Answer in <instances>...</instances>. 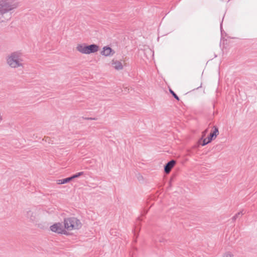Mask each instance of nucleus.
Instances as JSON below:
<instances>
[{
    "label": "nucleus",
    "mask_w": 257,
    "mask_h": 257,
    "mask_svg": "<svg viewBox=\"0 0 257 257\" xmlns=\"http://www.w3.org/2000/svg\"><path fill=\"white\" fill-rule=\"evenodd\" d=\"M64 225L66 230L70 231L79 229L81 227L82 224L77 218L71 217L64 219Z\"/></svg>",
    "instance_id": "f257e3e1"
},
{
    "label": "nucleus",
    "mask_w": 257,
    "mask_h": 257,
    "mask_svg": "<svg viewBox=\"0 0 257 257\" xmlns=\"http://www.w3.org/2000/svg\"><path fill=\"white\" fill-rule=\"evenodd\" d=\"M22 54L18 52L12 53L7 59V63L12 68L22 66Z\"/></svg>",
    "instance_id": "f03ea898"
},
{
    "label": "nucleus",
    "mask_w": 257,
    "mask_h": 257,
    "mask_svg": "<svg viewBox=\"0 0 257 257\" xmlns=\"http://www.w3.org/2000/svg\"><path fill=\"white\" fill-rule=\"evenodd\" d=\"M18 5L13 2L12 0H0V15L16 8Z\"/></svg>",
    "instance_id": "7ed1b4c3"
},
{
    "label": "nucleus",
    "mask_w": 257,
    "mask_h": 257,
    "mask_svg": "<svg viewBox=\"0 0 257 257\" xmlns=\"http://www.w3.org/2000/svg\"><path fill=\"white\" fill-rule=\"evenodd\" d=\"M76 49L82 54H87L97 52L98 50V46L96 44L90 45H86L85 44H79L77 45Z\"/></svg>",
    "instance_id": "20e7f679"
},
{
    "label": "nucleus",
    "mask_w": 257,
    "mask_h": 257,
    "mask_svg": "<svg viewBox=\"0 0 257 257\" xmlns=\"http://www.w3.org/2000/svg\"><path fill=\"white\" fill-rule=\"evenodd\" d=\"M50 230L58 234L67 235L68 232L61 223H56L50 226Z\"/></svg>",
    "instance_id": "39448f33"
},
{
    "label": "nucleus",
    "mask_w": 257,
    "mask_h": 257,
    "mask_svg": "<svg viewBox=\"0 0 257 257\" xmlns=\"http://www.w3.org/2000/svg\"><path fill=\"white\" fill-rule=\"evenodd\" d=\"M114 53L115 52L110 47L105 46L103 48L101 54L105 56H109L113 55Z\"/></svg>",
    "instance_id": "423d86ee"
},
{
    "label": "nucleus",
    "mask_w": 257,
    "mask_h": 257,
    "mask_svg": "<svg viewBox=\"0 0 257 257\" xmlns=\"http://www.w3.org/2000/svg\"><path fill=\"white\" fill-rule=\"evenodd\" d=\"M176 161L172 160L169 161L164 166V171L166 173H169L173 167L175 166Z\"/></svg>",
    "instance_id": "0eeeda50"
},
{
    "label": "nucleus",
    "mask_w": 257,
    "mask_h": 257,
    "mask_svg": "<svg viewBox=\"0 0 257 257\" xmlns=\"http://www.w3.org/2000/svg\"><path fill=\"white\" fill-rule=\"evenodd\" d=\"M213 131L211 132L209 135L208 136L209 142H211L212 140L216 138L217 136L219 134L218 128L216 126H213Z\"/></svg>",
    "instance_id": "6e6552de"
},
{
    "label": "nucleus",
    "mask_w": 257,
    "mask_h": 257,
    "mask_svg": "<svg viewBox=\"0 0 257 257\" xmlns=\"http://www.w3.org/2000/svg\"><path fill=\"white\" fill-rule=\"evenodd\" d=\"M26 217L30 221H34L36 218V214L32 211L29 210L27 212Z\"/></svg>",
    "instance_id": "1a4fd4ad"
},
{
    "label": "nucleus",
    "mask_w": 257,
    "mask_h": 257,
    "mask_svg": "<svg viewBox=\"0 0 257 257\" xmlns=\"http://www.w3.org/2000/svg\"><path fill=\"white\" fill-rule=\"evenodd\" d=\"M113 67L116 70H121L123 68L121 63L119 61H115L112 63Z\"/></svg>",
    "instance_id": "9d476101"
},
{
    "label": "nucleus",
    "mask_w": 257,
    "mask_h": 257,
    "mask_svg": "<svg viewBox=\"0 0 257 257\" xmlns=\"http://www.w3.org/2000/svg\"><path fill=\"white\" fill-rule=\"evenodd\" d=\"M71 180H72L71 178V177H69L68 178H66L62 179H59V180H57V184H66V183L69 182Z\"/></svg>",
    "instance_id": "9b49d317"
},
{
    "label": "nucleus",
    "mask_w": 257,
    "mask_h": 257,
    "mask_svg": "<svg viewBox=\"0 0 257 257\" xmlns=\"http://www.w3.org/2000/svg\"><path fill=\"white\" fill-rule=\"evenodd\" d=\"M244 213L243 212V210L238 212L236 213L234 216H233L232 218V221H234L238 217L243 215Z\"/></svg>",
    "instance_id": "f8f14e48"
},
{
    "label": "nucleus",
    "mask_w": 257,
    "mask_h": 257,
    "mask_svg": "<svg viewBox=\"0 0 257 257\" xmlns=\"http://www.w3.org/2000/svg\"><path fill=\"white\" fill-rule=\"evenodd\" d=\"M201 145L202 146H204L208 144V143H210L211 142H209L208 138H205V139H202L200 141Z\"/></svg>",
    "instance_id": "ddd939ff"
},
{
    "label": "nucleus",
    "mask_w": 257,
    "mask_h": 257,
    "mask_svg": "<svg viewBox=\"0 0 257 257\" xmlns=\"http://www.w3.org/2000/svg\"><path fill=\"white\" fill-rule=\"evenodd\" d=\"M83 174H84L83 172H80L77 173L73 175L72 176H71V178L72 179V180H73L75 178H78V177L81 176Z\"/></svg>",
    "instance_id": "4468645a"
},
{
    "label": "nucleus",
    "mask_w": 257,
    "mask_h": 257,
    "mask_svg": "<svg viewBox=\"0 0 257 257\" xmlns=\"http://www.w3.org/2000/svg\"><path fill=\"white\" fill-rule=\"evenodd\" d=\"M169 91L176 99L179 100V98L178 95L171 89H169Z\"/></svg>",
    "instance_id": "2eb2a0df"
},
{
    "label": "nucleus",
    "mask_w": 257,
    "mask_h": 257,
    "mask_svg": "<svg viewBox=\"0 0 257 257\" xmlns=\"http://www.w3.org/2000/svg\"><path fill=\"white\" fill-rule=\"evenodd\" d=\"M233 254L230 252H226L224 254L223 257H233Z\"/></svg>",
    "instance_id": "dca6fc26"
},
{
    "label": "nucleus",
    "mask_w": 257,
    "mask_h": 257,
    "mask_svg": "<svg viewBox=\"0 0 257 257\" xmlns=\"http://www.w3.org/2000/svg\"><path fill=\"white\" fill-rule=\"evenodd\" d=\"M85 119L87 120H95L96 118L95 117H85Z\"/></svg>",
    "instance_id": "f3484780"
},
{
    "label": "nucleus",
    "mask_w": 257,
    "mask_h": 257,
    "mask_svg": "<svg viewBox=\"0 0 257 257\" xmlns=\"http://www.w3.org/2000/svg\"><path fill=\"white\" fill-rule=\"evenodd\" d=\"M208 130L207 129L205 130L204 132H203V135L204 136L205 135V134L207 132Z\"/></svg>",
    "instance_id": "a211bd4d"
},
{
    "label": "nucleus",
    "mask_w": 257,
    "mask_h": 257,
    "mask_svg": "<svg viewBox=\"0 0 257 257\" xmlns=\"http://www.w3.org/2000/svg\"><path fill=\"white\" fill-rule=\"evenodd\" d=\"M220 29L221 30H222V23L220 24Z\"/></svg>",
    "instance_id": "6ab92c4d"
},
{
    "label": "nucleus",
    "mask_w": 257,
    "mask_h": 257,
    "mask_svg": "<svg viewBox=\"0 0 257 257\" xmlns=\"http://www.w3.org/2000/svg\"><path fill=\"white\" fill-rule=\"evenodd\" d=\"M138 220L139 221H141V219H140V218H138Z\"/></svg>",
    "instance_id": "aec40b11"
}]
</instances>
